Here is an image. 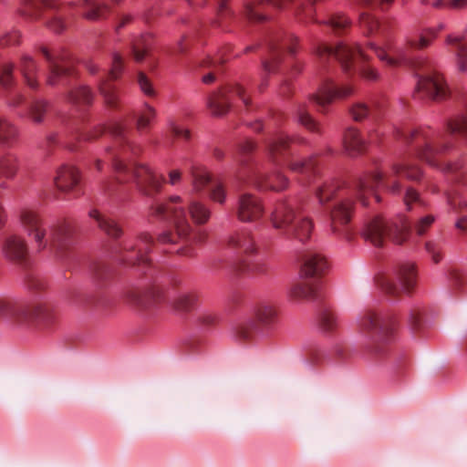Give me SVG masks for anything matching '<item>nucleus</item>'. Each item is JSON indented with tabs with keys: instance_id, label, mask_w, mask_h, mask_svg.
Listing matches in <instances>:
<instances>
[{
	"instance_id": "nucleus-1",
	"label": "nucleus",
	"mask_w": 467,
	"mask_h": 467,
	"mask_svg": "<svg viewBox=\"0 0 467 467\" xmlns=\"http://www.w3.org/2000/svg\"><path fill=\"white\" fill-rule=\"evenodd\" d=\"M109 131L115 141V147H109L106 153L112 162L114 170L119 173L115 181H106L102 184L105 193L112 194L116 191L117 182L127 180L122 176H129L136 181L140 189L147 195H153L161 192L165 179L162 175L154 173L149 167L134 163L129 167L124 161L130 156H137L141 152L140 146L133 145L127 137L126 127L119 122H113L109 127L99 126L88 132L76 131L74 138L80 141H91Z\"/></svg>"
},
{
	"instance_id": "nucleus-2",
	"label": "nucleus",
	"mask_w": 467,
	"mask_h": 467,
	"mask_svg": "<svg viewBox=\"0 0 467 467\" xmlns=\"http://www.w3.org/2000/svg\"><path fill=\"white\" fill-rule=\"evenodd\" d=\"M422 176L420 167L413 164L409 160H403L400 162L392 164L391 170L388 173L374 172L366 173L364 176L354 179L351 192L356 195L363 205H368V197L374 196L379 202V196L375 193V189L379 185L384 186L392 194H399L402 197V202L407 211H413L417 208H425L426 202L421 198L420 192L411 186L402 190L400 182V178H406L409 181L418 182Z\"/></svg>"
},
{
	"instance_id": "nucleus-3",
	"label": "nucleus",
	"mask_w": 467,
	"mask_h": 467,
	"mask_svg": "<svg viewBox=\"0 0 467 467\" xmlns=\"http://www.w3.org/2000/svg\"><path fill=\"white\" fill-rule=\"evenodd\" d=\"M395 135L411 146L414 154L445 174L451 175L454 181H460L463 174V165L461 161H447L446 157L451 150V145L445 140L444 134L431 127L398 128Z\"/></svg>"
},
{
	"instance_id": "nucleus-4",
	"label": "nucleus",
	"mask_w": 467,
	"mask_h": 467,
	"mask_svg": "<svg viewBox=\"0 0 467 467\" xmlns=\"http://www.w3.org/2000/svg\"><path fill=\"white\" fill-rule=\"evenodd\" d=\"M19 220L28 237L36 244L38 251L48 250L59 260L67 255L74 233L71 223H60L50 227L47 232L39 213L28 208L20 211Z\"/></svg>"
},
{
	"instance_id": "nucleus-5",
	"label": "nucleus",
	"mask_w": 467,
	"mask_h": 467,
	"mask_svg": "<svg viewBox=\"0 0 467 467\" xmlns=\"http://www.w3.org/2000/svg\"><path fill=\"white\" fill-rule=\"evenodd\" d=\"M357 327L365 339L366 353L376 360L383 358L395 331L392 317L379 310L367 309L358 317Z\"/></svg>"
},
{
	"instance_id": "nucleus-6",
	"label": "nucleus",
	"mask_w": 467,
	"mask_h": 467,
	"mask_svg": "<svg viewBox=\"0 0 467 467\" xmlns=\"http://www.w3.org/2000/svg\"><path fill=\"white\" fill-rule=\"evenodd\" d=\"M435 221V215L431 213L420 216L412 225L403 217L395 222H389L376 216L365 224L363 236L375 246L383 245L387 238L397 244H402L411 229L418 235H424Z\"/></svg>"
},
{
	"instance_id": "nucleus-7",
	"label": "nucleus",
	"mask_w": 467,
	"mask_h": 467,
	"mask_svg": "<svg viewBox=\"0 0 467 467\" xmlns=\"http://www.w3.org/2000/svg\"><path fill=\"white\" fill-rule=\"evenodd\" d=\"M315 53L322 66H325L330 59H335L339 62L342 69L348 74L358 70L361 77L367 80L375 81L379 79L378 71L368 64V55L358 44L340 43L333 47L325 43H320L316 47Z\"/></svg>"
},
{
	"instance_id": "nucleus-8",
	"label": "nucleus",
	"mask_w": 467,
	"mask_h": 467,
	"mask_svg": "<svg viewBox=\"0 0 467 467\" xmlns=\"http://www.w3.org/2000/svg\"><path fill=\"white\" fill-rule=\"evenodd\" d=\"M274 228L281 230L290 239L306 242L313 232L314 223L302 202L297 201L278 202L271 213Z\"/></svg>"
},
{
	"instance_id": "nucleus-9",
	"label": "nucleus",
	"mask_w": 467,
	"mask_h": 467,
	"mask_svg": "<svg viewBox=\"0 0 467 467\" xmlns=\"http://www.w3.org/2000/svg\"><path fill=\"white\" fill-rule=\"evenodd\" d=\"M303 142L301 138H292L285 134H278L275 138L266 141V149L269 161L275 166L286 163L288 168L296 173L304 176L306 183H310V179L317 178L319 175L316 156H311L306 160L294 159L293 152L290 151V145L294 142Z\"/></svg>"
},
{
	"instance_id": "nucleus-10",
	"label": "nucleus",
	"mask_w": 467,
	"mask_h": 467,
	"mask_svg": "<svg viewBox=\"0 0 467 467\" xmlns=\"http://www.w3.org/2000/svg\"><path fill=\"white\" fill-rule=\"evenodd\" d=\"M180 196H171L164 203H157L150 207V215L161 220L171 222L176 229L175 234L164 233L159 237L163 244H174L178 239L188 240L192 232V226L187 220V213L182 205Z\"/></svg>"
},
{
	"instance_id": "nucleus-11",
	"label": "nucleus",
	"mask_w": 467,
	"mask_h": 467,
	"mask_svg": "<svg viewBox=\"0 0 467 467\" xmlns=\"http://www.w3.org/2000/svg\"><path fill=\"white\" fill-rule=\"evenodd\" d=\"M49 307L44 304L26 305L11 300L0 299V317L24 326L37 319L49 317Z\"/></svg>"
},
{
	"instance_id": "nucleus-12",
	"label": "nucleus",
	"mask_w": 467,
	"mask_h": 467,
	"mask_svg": "<svg viewBox=\"0 0 467 467\" xmlns=\"http://www.w3.org/2000/svg\"><path fill=\"white\" fill-rule=\"evenodd\" d=\"M76 6V2L63 5L58 0H24L20 14L32 19H38L42 8L55 10L57 14L47 21V26L55 33H60L66 28L63 16L66 14L67 8Z\"/></svg>"
},
{
	"instance_id": "nucleus-13",
	"label": "nucleus",
	"mask_w": 467,
	"mask_h": 467,
	"mask_svg": "<svg viewBox=\"0 0 467 467\" xmlns=\"http://www.w3.org/2000/svg\"><path fill=\"white\" fill-rule=\"evenodd\" d=\"M417 282V271L411 263L400 265L393 276H382L378 280L379 285L389 296L398 297L410 294Z\"/></svg>"
},
{
	"instance_id": "nucleus-14",
	"label": "nucleus",
	"mask_w": 467,
	"mask_h": 467,
	"mask_svg": "<svg viewBox=\"0 0 467 467\" xmlns=\"http://www.w3.org/2000/svg\"><path fill=\"white\" fill-rule=\"evenodd\" d=\"M38 51L42 54L47 63V83L55 86L59 79L73 74V66L70 57L60 50H51L47 47L40 46Z\"/></svg>"
},
{
	"instance_id": "nucleus-15",
	"label": "nucleus",
	"mask_w": 467,
	"mask_h": 467,
	"mask_svg": "<svg viewBox=\"0 0 467 467\" xmlns=\"http://www.w3.org/2000/svg\"><path fill=\"white\" fill-rule=\"evenodd\" d=\"M296 38L293 36H286L285 38L276 36L269 42V57L262 60L265 75L262 77V82L259 85L260 90H263L267 85L266 76L276 72L284 52L287 51L292 55L296 53Z\"/></svg>"
},
{
	"instance_id": "nucleus-16",
	"label": "nucleus",
	"mask_w": 467,
	"mask_h": 467,
	"mask_svg": "<svg viewBox=\"0 0 467 467\" xmlns=\"http://www.w3.org/2000/svg\"><path fill=\"white\" fill-rule=\"evenodd\" d=\"M190 174L192 177V190L196 193L202 192L204 189L208 188L210 197L213 201L219 203L225 202L226 193L223 183L213 178L208 170L200 164H195L191 167Z\"/></svg>"
},
{
	"instance_id": "nucleus-17",
	"label": "nucleus",
	"mask_w": 467,
	"mask_h": 467,
	"mask_svg": "<svg viewBox=\"0 0 467 467\" xmlns=\"http://www.w3.org/2000/svg\"><path fill=\"white\" fill-rule=\"evenodd\" d=\"M354 202L347 196H341L330 210V228L337 236L350 240L351 231L349 223L352 216Z\"/></svg>"
},
{
	"instance_id": "nucleus-18",
	"label": "nucleus",
	"mask_w": 467,
	"mask_h": 467,
	"mask_svg": "<svg viewBox=\"0 0 467 467\" xmlns=\"http://www.w3.org/2000/svg\"><path fill=\"white\" fill-rule=\"evenodd\" d=\"M153 244V240L148 234H141L134 243L127 242L121 248L120 258L129 265H148L150 261L147 254Z\"/></svg>"
},
{
	"instance_id": "nucleus-19",
	"label": "nucleus",
	"mask_w": 467,
	"mask_h": 467,
	"mask_svg": "<svg viewBox=\"0 0 467 467\" xmlns=\"http://www.w3.org/2000/svg\"><path fill=\"white\" fill-rule=\"evenodd\" d=\"M234 98H239L246 107L249 106L245 90L239 84L227 85L219 92L213 93L208 100V106L213 115L223 116L228 111Z\"/></svg>"
},
{
	"instance_id": "nucleus-20",
	"label": "nucleus",
	"mask_w": 467,
	"mask_h": 467,
	"mask_svg": "<svg viewBox=\"0 0 467 467\" xmlns=\"http://www.w3.org/2000/svg\"><path fill=\"white\" fill-rule=\"evenodd\" d=\"M123 66L122 57L115 53L112 57V65L109 73L99 78L98 88L102 96L105 104L111 109H117L119 105V92L116 87L111 83L112 80L119 78Z\"/></svg>"
},
{
	"instance_id": "nucleus-21",
	"label": "nucleus",
	"mask_w": 467,
	"mask_h": 467,
	"mask_svg": "<svg viewBox=\"0 0 467 467\" xmlns=\"http://www.w3.org/2000/svg\"><path fill=\"white\" fill-rule=\"evenodd\" d=\"M447 87L441 74L432 70L426 76L419 77L416 94L420 99L441 100L447 97Z\"/></svg>"
},
{
	"instance_id": "nucleus-22",
	"label": "nucleus",
	"mask_w": 467,
	"mask_h": 467,
	"mask_svg": "<svg viewBox=\"0 0 467 467\" xmlns=\"http://www.w3.org/2000/svg\"><path fill=\"white\" fill-rule=\"evenodd\" d=\"M265 209L261 201L253 194L243 193L239 196L236 216L243 223H252L259 220Z\"/></svg>"
},
{
	"instance_id": "nucleus-23",
	"label": "nucleus",
	"mask_w": 467,
	"mask_h": 467,
	"mask_svg": "<svg viewBox=\"0 0 467 467\" xmlns=\"http://www.w3.org/2000/svg\"><path fill=\"white\" fill-rule=\"evenodd\" d=\"M354 93L350 86L337 87L333 83L324 85L317 94L312 95L311 101L323 111L335 99H346Z\"/></svg>"
},
{
	"instance_id": "nucleus-24",
	"label": "nucleus",
	"mask_w": 467,
	"mask_h": 467,
	"mask_svg": "<svg viewBox=\"0 0 467 467\" xmlns=\"http://www.w3.org/2000/svg\"><path fill=\"white\" fill-rule=\"evenodd\" d=\"M393 19H386L379 22L370 12L364 10L359 15V26L368 36H376L379 38L387 39L392 26Z\"/></svg>"
},
{
	"instance_id": "nucleus-25",
	"label": "nucleus",
	"mask_w": 467,
	"mask_h": 467,
	"mask_svg": "<svg viewBox=\"0 0 467 467\" xmlns=\"http://www.w3.org/2000/svg\"><path fill=\"white\" fill-rule=\"evenodd\" d=\"M3 254L5 258L22 265L27 258V244L26 240L17 234L6 235L3 243Z\"/></svg>"
},
{
	"instance_id": "nucleus-26",
	"label": "nucleus",
	"mask_w": 467,
	"mask_h": 467,
	"mask_svg": "<svg viewBox=\"0 0 467 467\" xmlns=\"http://www.w3.org/2000/svg\"><path fill=\"white\" fill-rule=\"evenodd\" d=\"M229 248L246 255H254L258 251V245L251 231L242 230L231 234L227 239Z\"/></svg>"
},
{
	"instance_id": "nucleus-27",
	"label": "nucleus",
	"mask_w": 467,
	"mask_h": 467,
	"mask_svg": "<svg viewBox=\"0 0 467 467\" xmlns=\"http://www.w3.org/2000/svg\"><path fill=\"white\" fill-rule=\"evenodd\" d=\"M327 268V262L322 254L313 251H307L303 254L301 270L306 277H319Z\"/></svg>"
},
{
	"instance_id": "nucleus-28",
	"label": "nucleus",
	"mask_w": 467,
	"mask_h": 467,
	"mask_svg": "<svg viewBox=\"0 0 467 467\" xmlns=\"http://www.w3.org/2000/svg\"><path fill=\"white\" fill-rule=\"evenodd\" d=\"M78 182L79 174L78 170L69 165L61 166L54 178V183L57 189L64 192L73 191Z\"/></svg>"
},
{
	"instance_id": "nucleus-29",
	"label": "nucleus",
	"mask_w": 467,
	"mask_h": 467,
	"mask_svg": "<svg viewBox=\"0 0 467 467\" xmlns=\"http://www.w3.org/2000/svg\"><path fill=\"white\" fill-rule=\"evenodd\" d=\"M368 47L375 53L379 60L389 66L397 67L405 61V56L400 50L392 48L388 43L384 44L383 47L369 43Z\"/></svg>"
},
{
	"instance_id": "nucleus-30",
	"label": "nucleus",
	"mask_w": 467,
	"mask_h": 467,
	"mask_svg": "<svg viewBox=\"0 0 467 467\" xmlns=\"http://www.w3.org/2000/svg\"><path fill=\"white\" fill-rule=\"evenodd\" d=\"M89 216L97 222L98 227L111 238H119L122 234L120 225L113 218L101 213L94 209L89 212Z\"/></svg>"
},
{
	"instance_id": "nucleus-31",
	"label": "nucleus",
	"mask_w": 467,
	"mask_h": 467,
	"mask_svg": "<svg viewBox=\"0 0 467 467\" xmlns=\"http://www.w3.org/2000/svg\"><path fill=\"white\" fill-rule=\"evenodd\" d=\"M467 34V27L464 29L463 36L449 35L446 37V42L456 47L455 50V63L459 72H467V42H464V36Z\"/></svg>"
},
{
	"instance_id": "nucleus-32",
	"label": "nucleus",
	"mask_w": 467,
	"mask_h": 467,
	"mask_svg": "<svg viewBox=\"0 0 467 467\" xmlns=\"http://www.w3.org/2000/svg\"><path fill=\"white\" fill-rule=\"evenodd\" d=\"M252 183L260 189L283 191L287 187L288 180L281 172L276 171L268 176H255L252 179Z\"/></svg>"
},
{
	"instance_id": "nucleus-33",
	"label": "nucleus",
	"mask_w": 467,
	"mask_h": 467,
	"mask_svg": "<svg viewBox=\"0 0 467 467\" xmlns=\"http://www.w3.org/2000/svg\"><path fill=\"white\" fill-rule=\"evenodd\" d=\"M19 70L26 86L32 89L38 88L37 67L34 58L28 55H23L20 59Z\"/></svg>"
},
{
	"instance_id": "nucleus-34",
	"label": "nucleus",
	"mask_w": 467,
	"mask_h": 467,
	"mask_svg": "<svg viewBox=\"0 0 467 467\" xmlns=\"http://www.w3.org/2000/svg\"><path fill=\"white\" fill-rule=\"evenodd\" d=\"M126 302L138 309H144L154 300V293L150 290L130 288L126 292Z\"/></svg>"
},
{
	"instance_id": "nucleus-35",
	"label": "nucleus",
	"mask_w": 467,
	"mask_h": 467,
	"mask_svg": "<svg viewBox=\"0 0 467 467\" xmlns=\"http://www.w3.org/2000/svg\"><path fill=\"white\" fill-rule=\"evenodd\" d=\"M83 16L91 21L99 20L109 12V6L99 0H82Z\"/></svg>"
},
{
	"instance_id": "nucleus-36",
	"label": "nucleus",
	"mask_w": 467,
	"mask_h": 467,
	"mask_svg": "<svg viewBox=\"0 0 467 467\" xmlns=\"http://www.w3.org/2000/svg\"><path fill=\"white\" fill-rule=\"evenodd\" d=\"M343 143L346 151L351 156L362 153L365 149L364 140L360 138L358 130L354 128L346 130Z\"/></svg>"
},
{
	"instance_id": "nucleus-37",
	"label": "nucleus",
	"mask_w": 467,
	"mask_h": 467,
	"mask_svg": "<svg viewBox=\"0 0 467 467\" xmlns=\"http://www.w3.org/2000/svg\"><path fill=\"white\" fill-rule=\"evenodd\" d=\"M188 213L196 224H205L211 218L210 208L198 200L192 199L188 202Z\"/></svg>"
},
{
	"instance_id": "nucleus-38",
	"label": "nucleus",
	"mask_w": 467,
	"mask_h": 467,
	"mask_svg": "<svg viewBox=\"0 0 467 467\" xmlns=\"http://www.w3.org/2000/svg\"><path fill=\"white\" fill-rule=\"evenodd\" d=\"M19 169V159L12 153L6 152L0 156V178L11 180L15 178Z\"/></svg>"
},
{
	"instance_id": "nucleus-39",
	"label": "nucleus",
	"mask_w": 467,
	"mask_h": 467,
	"mask_svg": "<svg viewBox=\"0 0 467 467\" xmlns=\"http://www.w3.org/2000/svg\"><path fill=\"white\" fill-rule=\"evenodd\" d=\"M255 317L259 323L264 326H270L277 318V309L274 303L263 301L255 308Z\"/></svg>"
},
{
	"instance_id": "nucleus-40",
	"label": "nucleus",
	"mask_w": 467,
	"mask_h": 467,
	"mask_svg": "<svg viewBox=\"0 0 467 467\" xmlns=\"http://www.w3.org/2000/svg\"><path fill=\"white\" fill-rule=\"evenodd\" d=\"M340 188L341 184L338 181L326 180L317 186L316 196L321 204H325L336 196Z\"/></svg>"
},
{
	"instance_id": "nucleus-41",
	"label": "nucleus",
	"mask_w": 467,
	"mask_h": 467,
	"mask_svg": "<svg viewBox=\"0 0 467 467\" xmlns=\"http://www.w3.org/2000/svg\"><path fill=\"white\" fill-rule=\"evenodd\" d=\"M318 289L317 283L303 281L293 287L292 295L296 299L311 300L318 296Z\"/></svg>"
},
{
	"instance_id": "nucleus-42",
	"label": "nucleus",
	"mask_w": 467,
	"mask_h": 467,
	"mask_svg": "<svg viewBox=\"0 0 467 467\" xmlns=\"http://www.w3.org/2000/svg\"><path fill=\"white\" fill-rule=\"evenodd\" d=\"M318 327L327 335H332L337 328V317L329 308H323L318 315Z\"/></svg>"
},
{
	"instance_id": "nucleus-43",
	"label": "nucleus",
	"mask_w": 467,
	"mask_h": 467,
	"mask_svg": "<svg viewBox=\"0 0 467 467\" xmlns=\"http://www.w3.org/2000/svg\"><path fill=\"white\" fill-rule=\"evenodd\" d=\"M17 136L16 127L7 119L0 118V144L11 147L16 140Z\"/></svg>"
},
{
	"instance_id": "nucleus-44",
	"label": "nucleus",
	"mask_w": 467,
	"mask_h": 467,
	"mask_svg": "<svg viewBox=\"0 0 467 467\" xmlns=\"http://www.w3.org/2000/svg\"><path fill=\"white\" fill-rule=\"evenodd\" d=\"M150 36L142 35L135 38L131 43V54L137 62H141L147 56L150 47Z\"/></svg>"
},
{
	"instance_id": "nucleus-45",
	"label": "nucleus",
	"mask_w": 467,
	"mask_h": 467,
	"mask_svg": "<svg viewBox=\"0 0 467 467\" xmlns=\"http://www.w3.org/2000/svg\"><path fill=\"white\" fill-rule=\"evenodd\" d=\"M68 99L72 103L88 105L92 103L94 94L90 88L78 86L68 93Z\"/></svg>"
},
{
	"instance_id": "nucleus-46",
	"label": "nucleus",
	"mask_w": 467,
	"mask_h": 467,
	"mask_svg": "<svg viewBox=\"0 0 467 467\" xmlns=\"http://www.w3.org/2000/svg\"><path fill=\"white\" fill-rule=\"evenodd\" d=\"M198 301V296L194 292H182L174 299L173 305L177 310L190 311L192 310Z\"/></svg>"
},
{
	"instance_id": "nucleus-47",
	"label": "nucleus",
	"mask_w": 467,
	"mask_h": 467,
	"mask_svg": "<svg viewBox=\"0 0 467 467\" xmlns=\"http://www.w3.org/2000/svg\"><path fill=\"white\" fill-rule=\"evenodd\" d=\"M447 131L451 134H459L467 140V115H459L448 120Z\"/></svg>"
},
{
	"instance_id": "nucleus-48",
	"label": "nucleus",
	"mask_w": 467,
	"mask_h": 467,
	"mask_svg": "<svg viewBox=\"0 0 467 467\" xmlns=\"http://www.w3.org/2000/svg\"><path fill=\"white\" fill-rule=\"evenodd\" d=\"M297 121L312 132L320 133L319 124L309 115L304 105H301L296 113Z\"/></svg>"
},
{
	"instance_id": "nucleus-49",
	"label": "nucleus",
	"mask_w": 467,
	"mask_h": 467,
	"mask_svg": "<svg viewBox=\"0 0 467 467\" xmlns=\"http://www.w3.org/2000/svg\"><path fill=\"white\" fill-rule=\"evenodd\" d=\"M47 109V103L43 100L33 101L28 109V117L34 123H41Z\"/></svg>"
},
{
	"instance_id": "nucleus-50",
	"label": "nucleus",
	"mask_w": 467,
	"mask_h": 467,
	"mask_svg": "<svg viewBox=\"0 0 467 467\" xmlns=\"http://www.w3.org/2000/svg\"><path fill=\"white\" fill-rule=\"evenodd\" d=\"M258 331V324L255 321H248L246 323L242 324L237 330L238 337L248 341L254 338L256 333Z\"/></svg>"
},
{
	"instance_id": "nucleus-51",
	"label": "nucleus",
	"mask_w": 467,
	"mask_h": 467,
	"mask_svg": "<svg viewBox=\"0 0 467 467\" xmlns=\"http://www.w3.org/2000/svg\"><path fill=\"white\" fill-rule=\"evenodd\" d=\"M155 116H156L155 109L151 106L145 104V109L137 117V121H136L137 129L139 130H143L144 129L148 128L150 121L155 118Z\"/></svg>"
},
{
	"instance_id": "nucleus-52",
	"label": "nucleus",
	"mask_w": 467,
	"mask_h": 467,
	"mask_svg": "<svg viewBox=\"0 0 467 467\" xmlns=\"http://www.w3.org/2000/svg\"><path fill=\"white\" fill-rule=\"evenodd\" d=\"M224 59L222 56H217L215 57H209L203 62V66L212 67L213 71L209 72L208 74L204 75L202 77V81L205 84H210L214 81L215 79V72L219 66L223 63Z\"/></svg>"
},
{
	"instance_id": "nucleus-53",
	"label": "nucleus",
	"mask_w": 467,
	"mask_h": 467,
	"mask_svg": "<svg viewBox=\"0 0 467 467\" xmlns=\"http://www.w3.org/2000/svg\"><path fill=\"white\" fill-rule=\"evenodd\" d=\"M14 83V65L5 63L0 68V84L5 88H9Z\"/></svg>"
},
{
	"instance_id": "nucleus-54",
	"label": "nucleus",
	"mask_w": 467,
	"mask_h": 467,
	"mask_svg": "<svg viewBox=\"0 0 467 467\" xmlns=\"http://www.w3.org/2000/svg\"><path fill=\"white\" fill-rule=\"evenodd\" d=\"M187 2L192 6H201L204 5L207 0H187ZM226 2L227 0H216L219 23H221L222 20L230 14V11L226 8Z\"/></svg>"
},
{
	"instance_id": "nucleus-55",
	"label": "nucleus",
	"mask_w": 467,
	"mask_h": 467,
	"mask_svg": "<svg viewBox=\"0 0 467 467\" xmlns=\"http://www.w3.org/2000/svg\"><path fill=\"white\" fill-rule=\"evenodd\" d=\"M349 112L354 120L361 121L368 116L370 109L365 103L358 102L350 108Z\"/></svg>"
},
{
	"instance_id": "nucleus-56",
	"label": "nucleus",
	"mask_w": 467,
	"mask_h": 467,
	"mask_svg": "<svg viewBox=\"0 0 467 467\" xmlns=\"http://www.w3.org/2000/svg\"><path fill=\"white\" fill-rule=\"evenodd\" d=\"M327 24L337 34H339L349 26V20L344 16L337 15L331 16Z\"/></svg>"
},
{
	"instance_id": "nucleus-57",
	"label": "nucleus",
	"mask_w": 467,
	"mask_h": 467,
	"mask_svg": "<svg viewBox=\"0 0 467 467\" xmlns=\"http://www.w3.org/2000/svg\"><path fill=\"white\" fill-rule=\"evenodd\" d=\"M358 2L360 6L364 9L379 7L384 11L391 6L394 0H358Z\"/></svg>"
},
{
	"instance_id": "nucleus-58",
	"label": "nucleus",
	"mask_w": 467,
	"mask_h": 467,
	"mask_svg": "<svg viewBox=\"0 0 467 467\" xmlns=\"http://www.w3.org/2000/svg\"><path fill=\"white\" fill-rule=\"evenodd\" d=\"M137 81L141 91L145 95L150 97L154 96L155 91L154 88H152L151 82L143 72H139Z\"/></svg>"
},
{
	"instance_id": "nucleus-59",
	"label": "nucleus",
	"mask_w": 467,
	"mask_h": 467,
	"mask_svg": "<svg viewBox=\"0 0 467 467\" xmlns=\"http://www.w3.org/2000/svg\"><path fill=\"white\" fill-rule=\"evenodd\" d=\"M448 277L454 289L460 290L464 285V276L461 271L451 268L448 272Z\"/></svg>"
},
{
	"instance_id": "nucleus-60",
	"label": "nucleus",
	"mask_w": 467,
	"mask_h": 467,
	"mask_svg": "<svg viewBox=\"0 0 467 467\" xmlns=\"http://www.w3.org/2000/svg\"><path fill=\"white\" fill-rule=\"evenodd\" d=\"M20 34L18 31L14 30L9 33L5 34L0 38V46L1 47H8L12 45H16L19 43Z\"/></svg>"
},
{
	"instance_id": "nucleus-61",
	"label": "nucleus",
	"mask_w": 467,
	"mask_h": 467,
	"mask_svg": "<svg viewBox=\"0 0 467 467\" xmlns=\"http://www.w3.org/2000/svg\"><path fill=\"white\" fill-rule=\"evenodd\" d=\"M409 320L411 327L413 329H418L420 327L422 322V313L420 308H412L410 312Z\"/></svg>"
},
{
	"instance_id": "nucleus-62",
	"label": "nucleus",
	"mask_w": 467,
	"mask_h": 467,
	"mask_svg": "<svg viewBox=\"0 0 467 467\" xmlns=\"http://www.w3.org/2000/svg\"><path fill=\"white\" fill-rule=\"evenodd\" d=\"M426 251L431 254L432 261L438 264L441 261L442 255L437 244L433 242H427L425 244Z\"/></svg>"
},
{
	"instance_id": "nucleus-63",
	"label": "nucleus",
	"mask_w": 467,
	"mask_h": 467,
	"mask_svg": "<svg viewBox=\"0 0 467 467\" xmlns=\"http://www.w3.org/2000/svg\"><path fill=\"white\" fill-rule=\"evenodd\" d=\"M169 128L174 137L190 140L191 134L188 130H182L171 120L169 122Z\"/></svg>"
},
{
	"instance_id": "nucleus-64",
	"label": "nucleus",
	"mask_w": 467,
	"mask_h": 467,
	"mask_svg": "<svg viewBox=\"0 0 467 467\" xmlns=\"http://www.w3.org/2000/svg\"><path fill=\"white\" fill-rule=\"evenodd\" d=\"M447 7L454 10H464L467 8V0H447Z\"/></svg>"
}]
</instances>
